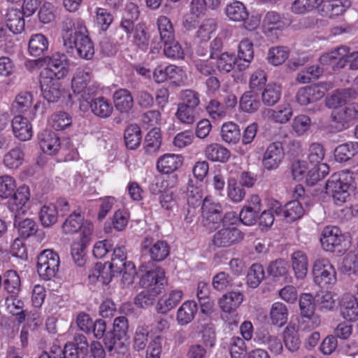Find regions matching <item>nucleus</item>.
I'll return each mask as SVG.
<instances>
[{
  "label": "nucleus",
  "instance_id": "nucleus-1",
  "mask_svg": "<svg viewBox=\"0 0 358 358\" xmlns=\"http://www.w3.org/2000/svg\"><path fill=\"white\" fill-rule=\"evenodd\" d=\"M71 90L78 97L80 108L84 106V102L89 100L102 90L99 83L94 79L92 70L88 67H78L71 79Z\"/></svg>",
  "mask_w": 358,
  "mask_h": 358
},
{
  "label": "nucleus",
  "instance_id": "nucleus-2",
  "mask_svg": "<svg viewBox=\"0 0 358 358\" xmlns=\"http://www.w3.org/2000/svg\"><path fill=\"white\" fill-rule=\"evenodd\" d=\"M352 177L348 171H341L331 176L326 183V192L334 203L341 206L350 198V187Z\"/></svg>",
  "mask_w": 358,
  "mask_h": 358
},
{
  "label": "nucleus",
  "instance_id": "nucleus-3",
  "mask_svg": "<svg viewBox=\"0 0 358 358\" xmlns=\"http://www.w3.org/2000/svg\"><path fill=\"white\" fill-rule=\"evenodd\" d=\"M110 266L114 271L122 275L124 283L133 282L136 274L135 265L132 262L127 261V251L124 245H116L113 249Z\"/></svg>",
  "mask_w": 358,
  "mask_h": 358
},
{
  "label": "nucleus",
  "instance_id": "nucleus-4",
  "mask_svg": "<svg viewBox=\"0 0 358 358\" xmlns=\"http://www.w3.org/2000/svg\"><path fill=\"white\" fill-rule=\"evenodd\" d=\"M320 241L325 251L338 254L345 251L348 246L344 235L335 226H327L323 229Z\"/></svg>",
  "mask_w": 358,
  "mask_h": 358
},
{
  "label": "nucleus",
  "instance_id": "nucleus-5",
  "mask_svg": "<svg viewBox=\"0 0 358 358\" xmlns=\"http://www.w3.org/2000/svg\"><path fill=\"white\" fill-rule=\"evenodd\" d=\"M128 320L124 316L117 317L113 322V330L106 334L104 343L109 351H118L127 340Z\"/></svg>",
  "mask_w": 358,
  "mask_h": 358
},
{
  "label": "nucleus",
  "instance_id": "nucleus-6",
  "mask_svg": "<svg viewBox=\"0 0 358 358\" xmlns=\"http://www.w3.org/2000/svg\"><path fill=\"white\" fill-rule=\"evenodd\" d=\"M314 282L320 287L333 286L337 281L334 266L325 258H318L313 264Z\"/></svg>",
  "mask_w": 358,
  "mask_h": 358
},
{
  "label": "nucleus",
  "instance_id": "nucleus-7",
  "mask_svg": "<svg viewBox=\"0 0 358 358\" xmlns=\"http://www.w3.org/2000/svg\"><path fill=\"white\" fill-rule=\"evenodd\" d=\"M139 271L144 273L140 279V285L145 288L153 290H159L160 286L163 285L165 272L159 266L153 268L151 262L143 263L139 266Z\"/></svg>",
  "mask_w": 358,
  "mask_h": 358
},
{
  "label": "nucleus",
  "instance_id": "nucleus-8",
  "mask_svg": "<svg viewBox=\"0 0 358 358\" xmlns=\"http://www.w3.org/2000/svg\"><path fill=\"white\" fill-rule=\"evenodd\" d=\"M59 266L57 254L51 250L43 251L38 257L37 271L44 280H48L55 276Z\"/></svg>",
  "mask_w": 358,
  "mask_h": 358
},
{
  "label": "nucleus",
  "instance_id": "nucleus-9",
  "mask_svg": "<svg viewBox=\"0 0 358 358\" xmlns=\"http://www.w3.org/2000/svg\"><path fill=\"white\" fill-rule=\"evenodd\" d=\"M355 53H350V49L346 46H340L334 50L324 53L320 57V62L323 66H329L332 69L343 68Z\"/></svg>",
  "mask_w": 358,
  "mask_h": 358
},
{
  "label": "nucleus",
  "instance_id": "nucleus-10",
  "mask_svg": "<svg viewBox=\"0 0 358 358\" xmlns=\"http://www.w3.org/2000/svg\"><path fill=\"white\" fill-rule=\"evenodd\" d=\"M78 26L79 32H75L74 39L72 40L71 46H65L66 49H76L77 55L85 59H90L94 54V45L90 38L85 35V27L82 23L78 22Z\"/></svg>",
  "mask_w": 358,
  "mask_h": 358
},
{
  "label": "nucleus",
  "instance_id": "nucleus-11",
  "mask_svg": "<svg viewBox=\"0 0 358 358\" xmlns=\"http://www.w3.org/2000/svg\"><path fill=\"white\" fill-rule=\"evenodd\" d=\"M40 107V102L34 103L33 96L30 92H22L17 95L12 104L13 110L15 113L24 114L29 120H34L36 112Z\"/></svg>",
  "mask_w": 358,
  "mask_h": 358
},
{
  "label": "nucleus",
  "instance_id": "nucleus-12",
  "mask_svg": "<svg viewBox=\"0 0 358 358\" xmlns=\"http://www.w3.org/2000/svg\"><path fill=\"white\" fill-rule=\"evenodd\" d=\"M69 68V62L67 56L57 52L49 58L48 67L43 71L41 74L61 79L67 75Z\"/></svg>",
  "mask_w": 358,
  "mask_h": 358
},
{
  "label": "nucleus",
  "instance_id": "nucleus-13",
  "mask_svg": "<svg viewBox=\"0 0 358 358\" xmlns=\"http://www.w3.org/2000/svg\"><path fill=\"white\" fill-rule=\"evenodd\" d=\"M202 216L205 219L204 223L210 229H216V224L221 222L222 208L219 203L206 197L202 204Z\"/></svg>",
  "mask_w": 358,
  "mask_h": 358
},
{
  "label": "nucleus",
  "instance_id": "nucleus-14",
  "mask_svg": "<svg viewBox=\"0 0 358 358\" xmlns=\"http://www.w3.org/2000/svg\"><path fill=\"white\" fill-rule=\"evenodd\" d=\"M243 238V233L234 227H224L213 236V244L217 247H229Z\"/></svg>",
  "mask_w": 358,
  "mask_h": 358
},
{
  "label": "nucleus",
  "instance_id": "nucleus-15",
  "mask_svg": "<svg viewBox=\"0 0 358 358\" xmlns=\"http://www.w3.org/2000/svg\"><path fill=\"white\" fill-rule=\"evenodd\" d=\"M284 158V150L281 143L274 142L268 145L262 159L264 167L268 170L276 169Z\"/></svg>",
  "mask_w": 358,
  "mask_h": 358
},
{
  "label": "nucleus",
  "instance_id": "nucleus-16",
  "mask_svg": "<svg viewBox=\"0 0 358 358\" xmlns=\"http://www.w3.org/2000/svg\"><path fill=\"white\" fill-rule=\"evenodd\" d=\"M60 79L42 75L41 77V89L45 99L48 102H56L62 94Z\"/></svg>",
  "mask_w": 358,
  "mask_h": 358
},
{
  "label": "nucleus",
  "instance_id": "nucleus-17",
  "mask_svg": "<svg viewBox=\"0 0 358 358\" xmlns=\"http://www.w3.org/2000/svg\"><path fill=\"white\" fill-rule=\"evenodd\" d=\"M341 316L347 321L355 322L358 319V297L350 293L344 294L339 302Z\"/></svg>",
  "mask_w": 358,
  "mask_h": 358
},
{
  "label": "nucleus",
  "instance_id": "nucleus-18",
  "mask_svg": "<svg viewBox=\"0 0 358 358\" xmlns=\"http://www.w3.org/2000/svg\"><path fill=\"white\" fill-rule=\"evenodd\" d=\"M90 105L92 113L99 118H108L113 113L112 103L104 96H98L92 99L88 103L84 102V106L81 110H85Z\"/></svg>",
  "mask_w": 358,
  "mask_h": 358
},
{
  "label": "nucleus",
  "instance_id": "nucleus-19",
  "mask_svg": "<svg viewBox=\"0 0 358 358\" xmlns=\"http://www.w3.org/2000/svg\"><path fill=\"white\" fill-rule=\"evenodd\" d=\"M30 193L27 186H20L8 201V208L15 215H20L27 211L26 204L29 199Z\"/></svg>",
  "mask_w": 358,
  "mask_h": 358
},
{
  "label": "nucleus",
  "instance_id": "nucleus-20",
  "mask_svg": "<svg viewBox=\"0 0 358 358\" xmlns=\"http://www.w3.org/2000/svg\"><path fill=\"white\" fill-rule=\"evenodd\" d=\"M293 110L290 104L283 103L275 109L266 108L262 110V116L275 123L285 124L292 117Z\"/></svg>",
  "mask_w": 358,
  "mask_h": 358
},
{
  "label": "nucleus",
  "instance_id": "nucleus-21",
  "mask_svg": "<svg viewBox=\"0 0 358 358\" xmlns=\"http://www.w3.org/2000/svg\"><path fill=\"white\" fill-rule=\"evenodd\" d=\"M27 116L15 115L12 121V128L15 136L20 141L29 140L33 135L32 126Z\"/></svg>",
  "mask_w": 358,
  "mask_h": 358
},
{
  "label": "nucleus",
  "instance_id": "nucleus-22",
  "mask_svg": "<svg viewBox=\"0 0 358 358\" xmlns=\"http://www.w3.org/2000/svg\"><path fill=\"white\" fill-rule=\"evenodd\" d=\"M324 92L317 85L306 86L300 88L295 96L296 101L301 106H307L321 99Z\"/></svg>",
  "mask_w": 358,
  "mask_h": 358
},
{
  "label": "nucleus",
  "instance_id": "nucleus-23",
  "mask_svg": "<svg viewBox=\"0 0 358 358\" xmlns=\"http://www.w3.org/2000/svg\"><path fill=\"white\" fill-rule=\"evenodd\" d=\"M286 24L282 15L275 10L266 12L262 20V27L266 34L275 30H282Z\"/></svg>",
  "mask_w": 358,
  "mask_h": 358
},
{
  "label": "nucleus",
  "instance_id": "nucleus-24",
  "mask_svg": "<svg viewBox=\"0 0 358 358\" xmlns=\"http://www.w3.org/2000/svg\"><path fill=\"white\" fill-rule=\"evenodd\" d=\"M183 296V292L180 289H173L164 294L158 301L156 306L157 311L159 313H166L180 303Z\"/></svg>",
  "mask_w": 358,
  "mask_h": 358
},
{
  "label": "nucleus",
  "instance_id": "nucleus-25",
  "mask_svg": "<svg viewBox=\"0 0 358 358\" xmlns=\"http://www.w3.org/2000/svg\"><path fill=\"white\" fill-rule=\"evenodd\" d=\"M244 296L241 292L232 291L224 294L219 300V306L225 313H234L243 301Z\"/></svg>",
  "mask_w": 358,
  "mask_h": 358
},
{
  "label": "nucleus",
  "instance_id": "nucleus-26",
  "mask_svg": "<svg viewBox=\"0 0 358 358\" xmlns=\"http://www.w3.org/2000/svg\"><path fill=\"white\" fill-rule=\"evenodd\" d=\"M39 145L43 152L48 155L55 154L59 147V138L52 131H43L38 134Z\"/></svg>",
  "mask_w": 358,
  "mask_h": 358
},
{
  "label": "nucleus",
  "instance_id": "nucleus-27",
  "mask_svg": "<svg viewBox=\"0 0 358 358\" xmlns=\"http://www.w3.org/2000/svg\"><path fill=\"white\" fill-rule=\"evenodd\" d=\"M197 311L198 306L194 301H185L177 310V322L181 326L189 324L194 319Z\"/></svg>",
  "mask_w": 358,
  "mask_h": 358
},
{
  "label": "nucleus",
  "instance_id": "nucleus-28",
  "mask_svg": "<svg viewBox=\"0 0 358 358\" xmlns=\"http://www.w3.org/2000/svg\"><path fill=\"white\" fill-rule=\"evenodd\" d=\"M181 164L180 156L175 154H165L158 159L157 169L161 173L169 174L177 170Z\"/></svg>",
  "mask_w": 358,
  "mask_h": 358
},
{
  "label": "nucleus",
  "instance_id": "nucleus-29",
  "mask_svg": "<svg viewBox=\"0 0 358 358\" xmlns=\"http://www.w3.org/2000/svg\"><path fill=\"white\" fill-rule=\"evenodd\" d=\"M80 350L73 344L67 343L64 349L53 346L50 352H43L39 358H79Z\"/></svg>",
  "mask_w": 358,
  "mask_h": 358
},
{
  "label": "nucleus",
  "instance_id": "nucleus-30",
  "mask_svg": "<svg viewBox=\"0 0 358 358\" xmlns=\"http://www.w3.org/2000/svg\"><path fill=\"white\" fill-rule=\"evenodd\" d=\"M308 206L306 205L304 199L302 201H292L284 206L283 216L289 222H293L301 218L308 210Z\"/></svg>",
  "mask_w": 358,
  "mask_h": 358
},
{
  "label": "nucleus",
  "instance_id": "nucleus-31",
  "mask_svg": "<svg viewBox=\"0 0 358 358\" xmlns=\"http://www.w3.org/2000/svg\"><path fill=\"white\" fill-rule=\"evenodd\" d=\"M291 262L296 278H304L307 275L308 266V257L306 253L301 250L294 252L291 255Z\"/></svg>",
  "mask_w": 358,
  "mask_h": 358
},
{
  "label": "nucleus",
  "instance_id": "nucleus-32",
  "mask_svg": "<svg viewBox=\"0 0 358 358\" xmlns=\"http://www.w3.org/2000/svg\"><path fill=\"white\" fill-rule=\"evenodd\" d=\"M224 13L229 20L240 22L248 17V10L242 2L234 0L226 5Z\"/></svg>",
  "mask_w": 358,
  "mask_h": 358
},
{
  "label": "nucleus",
  "instance_id": "nucleus-33",
  "mask_svg": "<svg viewBox=\"0 0 358 358\" xmlns=\"http://www.w3.org/2000/svg\"><path fill=\"white\" fill-rule=\"evenodd\" d=\"M20 10L10 8L6 14V27L13 34H19L24 30V20Z\"/></svg>",
  "mask_w": 358,
  "mask_h": 358
},
{
  "label": "nucleus",
  "instance_id": "nucleus-34",
  "mask_svg": "<svg viewBox=\"0 0 358 358\" xmlns=\"http://www.w3.org/2000/svg\"><path fill=\"white\" fill-rule=\"evenodd\" d=\"M114 104L121 113L129 112L134 106V99L131 92L126 89H120L113 94Z\"/></svg>",
  "mask_w": 358,
  "mask_h": 358
},
{
  "label": "nucleus",
  "instance_id": "nucleus-35",
  "mask_svg": "<svg viewBox=\"0 0 358 358\" xmlns=\"http://www.w3.org/2000/svg\"><path fill=\"white\" fill-rule=\"evenodd\" d=\"M83 22L82 21H77L76 24L71 17H65L62 22L61 35L64 46H71L72 45V40L74 39L75 32H79L80 26H78V23Z\"/></svg>",
  "mask_w": 358,
  "mask_h": 358
},
{
  "label": "nucleus",
  "instance_id": "nucleus-36",
  "mask_svg": "<svg viewBox=\"0 0 358 358\" xmlns=\"http://www.w3.org/2000/svg\"><path fill=\"white\" fill-rule=\"evenodd\" d=\"M323 0H294L290 6V11L294 15H305L318 9Z\"/></svg>",
  "mask_w": 358,
  "mask_h": 358
},
{
  "label": "nucleus",
  "instance_id": "nucleus-37",
  "mask_svg": "<svg viewBox=\"0 0 358 358\" xmlns=\"http://www.w3.org/2000/svg\"><path fill=\"white\" fill-rule=\"evenodd\" d=\"M259 95L255 91L245 92L240 99V108L248 113L256 112L260 107Z\"/></svg>",
  "mask_w": 358,
  "mask_h": 358
},
{
  "label": "nucleus",
  "instance_id": "nucleus-38",
  "mask_svg": "<svg viewBox=\"0 0 358 358\" xmlns=\"http://www.w3.org/2000/svg\"><path fill=\"white\" fill-rule=\"evenodd\" d=\"M162 145V135L160 129L154 127L148 131L145 138L144 150L148 155H153L158 152Z\"/></svg>",
  "mask_w": 358,
  "mask_h": 358
},
{
  "label": "nucleus",
  "instance_id": "nucleus-39",
  "mask_svg": "<svg viewBox=\"0 0 358 358\" xmlns=\"http://www.w3.org/2000/svg\"><path fill=\"white\" fill-rule=\"evenodd\" d=\"M335 121L341 123H348L358 118V103H351L344 108L338 109L333 114Z\"/></svg>",
  "mask_w": 358,
  "mask_h": 358
},
{
  "label": "nucleus",
  "instance_id": "nucleus-40",
  "mask_svg": "<svg viewBox=\"0 0 358 358\" xmlns=\"http://www.w3.org/2000/svg\"><path fill=\"white\" fill-rule=\"evenodd\" d=\"M48 45V41L43 34H36L32 35L29 41L28 50L34 57L40 56L47 51Z\"/></svg>",
  "mask_w": 358,
  "mask_h": 358
},
{
  "label": "nucleus",
  "instance_id": "nucleus-41",
  "mask_svg": "<svg viewBox=\"0 0 358 358\" xmlns=\"http://www.w3.org/2000/svg\"><path fill=\"white\" fill-rule=\"evenodd\" d=\"M269 318L272 324L283 326L287 321L288 310L282 302H275L272 304L269 313Z\"/></svg>",
  "mask_w": 358,
  "mask_h": 358
},
{
  "label": "nucleus",
  "instance_id": "nucleus-42",
  "mask_svg": "<svg viewBox=\"0 0 358 358\" xmlns=\"http://www.w3.org/2000/svg\"><path fill=\"white\" fill-rule=\"evenodd\" d=\"M329 168L327 164H310L306 176V181L309 185H314L317 181L329 174Z\"/></svg>",
  "mask_w": 358,
  "mask_h": 358
},
{
  "label": "nucleus",
  "instance_id": "nucleus-43",
  "mask_svg": "<svg viewBox=\"0 0 358 358\" xmlns=\"http://www.w3.org/2000/svg\"><path fill=\"white\" fill-rule=\"evenodd\" d=\"M141 131L138 125L129 124L124 130V139L125 145L129 149H136L141 144Z\"/></svg>",
  "mask_w": 358,
  "mask_h": 358
},
{
  "label": "nucleus",
  "instance_id": "nucleus-44",
  "mask_svg": "<svg viewBox=\"0 0 358 358\" xmlns=\"http://www.w3.org/2000/svg\"><path fill=\"white\" fill-rule=\"evenodd\" d=\"M206 157L213 162H225L230 157L229 151L217 143H213L205 150Z\"/></svg>",
  "mask_w": 358,
  "mask_h": 358
},
{
  "label": "nucleus",
  "instance_id": "nucleus-45",
  "mask_svg": "<svg viewBox=\"0 0 358 358\" xmlns=\"http://www.w3.org/2000/svg\"><path fill=\"white\" fill-rule=\"evenodd\" d=\"M358 153V143L348 142L336 147L334 157L337 162H346Z\"/></svg>",
  "mask_w": 358,
  "mask_h": 358
},
{
  "label": "nucleus",
  "instance_id": "nucleus-46",
  "mask_svg": "<svg viewBox=\"0 0 358 358\" xmlns=\"http://www.w3.org/2000/svg\"><path fill=\"white\" fill-rule=\"evenodd\" d=\"M19 215H15L14 225L17 229L19 235L22 238H27L36 234L37 224L32 219L26 218L20 220Z\"/></svg>",
  "mask_w": 358,
  "mask_h": 358
},
{
  "label": "nucleus",
  "instance_id": "nucleus-47",
  "mask_svg": "<svg viewBox=\"0 0 358 358\" xmlns=\"http://www.w3.org/2000/svg\"><path fill=\"white\" fill-rule=\"evenodd\" d=\"M58 212L57 207L52 203L43 205L39 212V219L43 226L48 227L57 221Z\"/></svg>",
  "mask_w": 358,
  "mask_h": 358
},
{
  "label": "nucleus",
  "instance_id": "nucleus-48",
  "mask_svg": "<svg viewBox=\"0 0 358 358\" xmlns=\"http://www.w3.org/2000/svg\"><path fill=\"white\" fill-rule=\"evenodd\" d=\"M281 96V87L275 83L267 85L262 94L264 105L271 106L278 102Z\"/></svg>",
  "mask_w": 358,
  "mask_h": 358
},
{
  "label": "nucleus",
  "instance_id": "nucleus-49",
  "mask_svg": "<svg viewBox=\"0 0 358 358\" xmlns=\"http://www.w3.org/2000/svg\"><path fill=\"white\" fill-rule=\"evenodd\" d=\"M170 253V247L165 241H157L149 248L150 258L155 262L164 260Z\"/></svg>",
  "mask_w": 358,
  "mask_h": 358
},
{
  "label": "nucleus",
  "instance_id": "nucleus-50",
  "mask_svg": "<svg viewBox=\"0 0 358 358\" xmlns=\"http://www.w3.org/2000/svg\"><path fill=\"white\" fill-rule=\"evenodd\" d=\"M357 92L352 89H345L338 91L326 101V104L329 108H337L343 103H345L347 98H355Z\"/></svg>",
  "mask_w": 358,
  "mask_h": 358
},
{
  "label": "nucleus",
  "instance_id": "nucleus-51",
  "mask_svg": "<svg viewBox=\"0 0 358 358\" xmlns=\"http://www.w3.org/2000/svg\"><path fill=\"white\" fill-rule=\"evenodd\" d=\"M24 153L20 148H15L6 152L3 156V162L8 169H17L22 164Z\"/></svg>",
  "mask_w": 358,
  "mask_h": 358
},
{
  "label": "nucleus",
  "instance_id": "nucleus-52",
  "mask_svg": "<svg viewBox=\"0 0 358 358\" xmlns=\"http://www.w3.org/2000/svg\"><path fill=\"white\" fill-rule=\"evenodd\" d=\"M315 301L320 311H331L336 306L335 294L331 292H321L317 294Z\"/></svg>",
  "mask_w": 358,
  "mask_h": 358
},
{
  "label": "nucleus",
  "instance_id": "nucleus-53",
  "mask_svg": "<svg viewBox=\"0 0 358 358\" xmlns=\"http://www.w3.org/2000/svg\"><path fill=\"white\" fill-rule=\"evenodd\" d=\"M161 40L169 41L175 38L174 29L171 20L166 16H159L157 21Z\"/></svg>",
  "mask_w": 358,
  "mask_h": 358
},
{
  "label": "nucleus",
  "instance_id": "nucleus-54",
  "mask_svg": "<svg viewBox=\"0 0 358 358\" xmlns=\"http://www.w3.org/2000/svg\"><path fill=\"white\" fill-rule=\"evenodd\" d=\"M164 43V53L166 57L173 59L184 58L185 53L183 48L181 45L175 40V38L169 41H166Z\"/></svg>",
  "mask_w": 358,
  "mask_h": 358
},
{
  "label": "nucleus",
  "instance_id": "nucleus-55",
  "mask_svg": "<svg viewBox=\"0 0 358 358\" xmlns=\"http://www.w3.org/2000/svg\"><path fill=\"white\" fill-rule=\"evenodd\" d=\"M5 289L13 294H17L20 291V279L15 271H7L4 276Z\"/></svg>",
  "mask_w": 358,
  "mask_h": 358
},
{
  "label": "nucleus",
  "instance_id": "nucleus-56",
  "mask_svg": "<svg viewBox=\"0 0 358 358\" xmlns=\"http://www.w3.org/2000/svg\"><path fill=\"white\" fill-rule=\"evenodd\" d=\"M176 116L181 123L192 124L197 120V110L178 104Z\"/></svg>",
  "mask_w": 358,
  "mask_h": 358
},
{
  "label": "nucleus",
  "instance_id": "nucleus-57",
  "mask_svg": "<svg viewBox=\"0 0 358 358\" xmlns=\"http://www.w3.org/2000/svg\"><path fill=\"white\" fill-rule=\"evenodd\" d=\"M72 123V117L64 111H59L52 115L50 124L56 130H62L69 127Z\"/></svg>",
  "mask_w": 358,
  "mask_h": 358
},
{
  "label": "nucleus",
  "instance_id": "nucleus-58",
  "mask_svg": "<svg viewBox=\"0 0 358 358\" xmlns=\"http://www.w3.org/2000/svg\"><path fill=\"white\" fill-rule=\"evenodd\" d=\"M265 277L263 266L259 264H254L250 268L247 275V282L252 288H256Z\"/></svg>",
  "mask_w": 358,
  "mask_h": 358
},
{
  "label": "nucleus",
  "instance_id": "nucleus-59",
  "mask_svg": "<svg viewBox=\"0 0 358 358\" xmlns=\"http://www.w3.org/2000/svg\"><path fill=\"white\" fill-rule=\"evenodd\" d=\"M238 57L240 60L250 64L254 58L253 43L248 38L241 41L238 48Z\"/></svg>",
  "mask_w": 358,
  "mask_h": 358
},
{
  "label": "nucleus",
  "instance_id": "nucleus-60",
  "mask_svg": "<svg viewBox=\"0 0 358 358\" xmlns=\"http://www.w3.org/2000/svg\"><path fill=\"white\" fill-rule=\"evenodd\" d=\"M289 57V51L285 47H274L268 50L267 59L274 66L282 64Z\"/></svg>",
  "mask_w": 358,
  "mask_h": 358
},
{
  "label": "nucleus",
  "instance_id": "nucleus-61",
  "mask_svg": "<svg viewBox=\"0 0 358 358\" xmlns=\"http://www.w3.org/2000/svg\"><path fill=\"white\" fill-rule=\"evenodd\" d=\"M83 221V217L79 213H73L65 220L62 225V229L66 234H73L80 228Z\"/></svg>",
  "mask_w": 358,
  "mask_h": 358
},
{
  "label": "nucleus",
  "instance_id": "nucleus-62",
  "mask_svg": "<svg viewBox=\"0 0 358 358\" xmlns=\"http://www.w3.org/2000/svg\"><path fill=\"white\" fill-rule=\"evenodd\" d=\"M240 130L236 124L229 122L224 123L221 129L222 140L227 143H234L238 139Z\"/></svg>",
  "mask_w": 358,
  "mask_h": 358
},
{
  "label": "nucleus",
  "instance_id": "nucleus-63",
  "mask_svg": "<svg viewBox=\"0 0 358 358\" xmlns=\"http://www.w3.org/2000/svg\"><path fill=\"white\" fill-rule=\"evenodd\" d=\"M311 126L310 117L306 115L295 116L292 122V128L297 136H301L307 132Z\"/></svg>",
  "mask_w": 358,
  "mask_h": 358
},
{
  "label": "nucleus",
  "instance_id": "nucleus-64",
  "mask_svg": "<svg viewBox=\"0 0 358 358\" xmlns=\"http://www.w3.org/2000/svg\"><path fill=\"white\" fill-rule=\"evenodd\" d=\"M320 324V316L315 313L301 315L299 327L303 331H310L317 328Z\"/></svg>",
  "mask_w": 358,
  "mask_h": 358
}]
</instances>
